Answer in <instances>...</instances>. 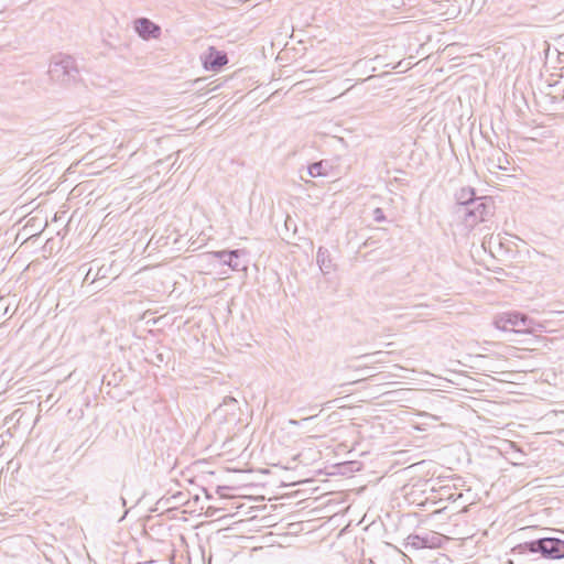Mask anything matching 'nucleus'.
Here are the masks:
<instances>
[{"label": "nucleus", "mask_w": 564, "mask_h": 564, "mask_svg": "<svg viewBox=\"0 0 564 564\" xmlns=\"http://www.w3.org/2000/svg\"><path fill=\"white\" fill-rule=\"evenodd\" d=\"M375 219H376L377 221H382V220H384V215H383V212H382V209H381V208H376V209H375Z\"/></svg>", "instance_id": "obj_12"}, {"label": "nucleus", "mask_w": 564, "mask_h": 564, "mask_svg": "<svg viewBox=\"0 0 564 564\" xmlns=\"http://www.w3.org/2000/svg\"><path fill=\"white\" fill-rule=\"evenodd\" d=\"M314 417H315V415H312V416H308V417H304V419L302 420V422L310 421V420H312V419H314Z\"/></svg>", "instance_id": "obj_15"}, {"label": "nucleus", "mask_w": 564, "mask_h": 564, "mask_svg": "<svg viewBox=\"0 0 564 564\" xmlns=\"http://www.w3.org/2000/svg\"><path fill=\"white\" fill-rule=\"evenodd\" d=\"M406 541L408 546H412L416 550L423 547L435 549L441 545L442 535L434 532L424 534H411L408 536Z\"/></svg>", "instance_id": "obj_6"}, {"label": "nucleus", "mask_w": 564, "mask_h": 564, "mask_svg": "<svg viewBox=\"0 0 564 564\" xmlns=\"http://www.w3.org/2000/svg\"><path fill=\"white\" fill-rule=\"evenodd\" d=\"M517 328H523L522 323H517Z\"/></svg>", "instance_id": "obj_17"}, {"label": "nucleus", "mask_w": 564, "mask_h": 564, "mask_svg": "<svg viewBox=\"0 0 564 564\" xmlns=\"http://www.w3.org/2000/svg\"><path fill=\"white\" fill-rule=\"evenodd\" d=\"M307 173L311 177L326 175L323 162H315L307 167Z\"/></svg>", "instance_id": "obj_11"}, {"label": "nucleus", "mask_w": 564, "mask_h": 564, "mask_svg": "<svg viewBox=\"0 0 564 564\" xmlns=\"http://www.w3.org/2000/svg\"><path fill=\"white\" fill-rule=\"evenodd\" d=\"M494 325L503 332H514L518 334H531L536 327H541L534 319L516 311L498 314L495 317Z\"/></svg>", "instance_id": "obj_1"}, {"label": "nucleus", "mask_w": 564, "mask_h": 564, "mask_svg": "<svg viewBox=\"0 0 564 564\" xmlns=\"http://www.w3.org/2000/svg\"><path fill=\"white\" fill-rule=\"evenodd\" d=\"M228 62L227 56L219 52L212 54L209 58L206 61L205 66L210 69H218L224 66Z\"/></svg>", "instance_id": "obj_10"}, {"label": "nucleus", "mask_w": 564, "mask_h": 564, "mask_svg": "<svg viewBox=\"0 0 564 564\" xmlns=\"http://www.w3.org/2000/svg\"><path fill=\"white\" fill-rule=\"evenodd\" d=\"M300 423H301V421H296V420H290L289 421V424L290 425H294V426L300 425Z\"/></svg>", "instance_id": "obj_14"}, {"label": "nucleus", "mask_w": 564, "mask_h": 564, "mask_svg": "<svg viewBox=\"0 0 564 564\" xmlns=\"http://www.w3.org/2000/svg\"><path fill=\"white\" fill-rule=\"evenodd\" d=\"M420 415L421 416H427L429 414L427 413H421Z\"/></svg>", "instance_id": "obj_18"}, {"label": "nucleus", "mask_w": 564, "mask_h": 564, "mask_svg": "<svg viewBox=\"0 0 564 564\" xmlns=\"http://www.w3.org/2000/svg\"><path fill=\"white\" fill-rule=\"evenodd\" d=\"M378 354H379V352H376V355H378ZM371 356H375V354H373V355H364V356H361L360 358H362V359H364V358H368V357H371Z\"/></svg>", "instance_id": "obj_16"}, {"label": "nucleus", "mask_w": 564, "mask_h": 564, "mask_svg": "<svg viewBox=\"0 0 564 564\" xmlns=\"http://www.w3.org/2000/svg\"><path fill=\"white\" fill-rule=\"evenodd\" d=\"M48 75L53 82L67 85L76 80L78 68L72 56L59 55L54 57L50 64Z\"/></svg>", "instance_id": "obj_3"}, {"label": "nucleus", "mask_w": 564, "mask_h": 564, "mask_svg": "<svg viewBox=\"0 0 564 564\" xmlns=\"http://www.w3.org/2000/svg\"><path fill=\"white\" fill-rule=\"evenodd\" d=\"M316 262L323 274H329L334 270L329 251L323 247H319L317 250Z\"/></svg>", "instance_id": "obj_8"}, {"label": "nucleus", "mask_w": 564, "mask_h": 564, "mask_svg": "<svg viewBox=\"0 0 564 564\" xmlns=\"http://www.w3.org/2000/svg\"><path fill=\"white\" fill-rule=\"evenodd\" d=\"M492 203L488 197H477L469 206L459 207L456 214L464 219L467 227H474L480 221H485L491 214Z\"/></svg>", "instance_id": "obj_2"}, {"label": "nucleus", "mask_w": 564, "mask_h": 564, "mask_svg": "<svg viewBox=\"0 0 564 564\" xmlns=\"http://www.w3.org/2000/svg\"><path fill=\"white\" fill-rule=\"evenodd\" d=\"M234 402H236V400H235L234 398H231V397H227V398H225V400H224V403H225V404L234 403Z\"/></svg>", "instance_id": "obj_13"}, {"label": "nucleus", "mask_w": 564, "mask_h": 564, "mask_svg": "<svg viewBox=\"0 0 564 564\" xmlns=\"http://www.w3.org/2000/svg\"><path fill=\"white\" fill-rule=\"evenodd\" d=\"M530 553H541L547 558H562L564 557V541L556 538H543L523 545Z\"/></svg>", "instance_id": "obj_4"}, {"label": "nucleus", "mask_w": 564, "mask_h": 564, "mask_svg": "<svg viewBox=\"0 0 564 564\" xmlns=\"http://www.w3.org/2000/svg\"><path fill=\"white\" fill-rule=\"evenodd\" d=\"M122 505H126V499L121 498Z\"/></svg>", "instance_id": "obj_19"}, {"label": "nucleus", "mask_w": 564, "mask_h": 564, "mask_svg": "<svg viewBox=\"0 0 564 564\" xmlns=\"http://www.w3.org/2000/svg\"><path fill=\"white\" fill-rule=\"evenodd\" d=\"M133 28L143 40L158 39L161 35L160 26L147 18L137 19Z\"/></svg>", "instance_id": "obj_7"}, {"label": "nucleus", "mask_w": 564, "mask_h": 564, "mask_svg": "<svg viewBox=\"0 0 564 564\" xmlns=\"http://www.w3.org/2000/svg\"><path fill=\"white\" fill-rule=\"evenodd\" d=\"M477 197H475V192L473 188H462L456 194L457 208L469 206L471 202H474Z\"/></svg>", "instance_id": "obj_9"}, {"label": "nucleus", "mask_w": 564, "mask_h": 564, "mask_svg": "<svg viewBox=\"0 0 564 564\" xmlns=\"http://www.w3.org/2000/svg\"><path fill=\"white\" fill-rule=\"evenodd\" d=\"M212 257L219 259L223 264L228 265L234 271H245L247 270V264L240 261V258L246 254L245 250L236 249V250H220V251H212L209 253Z\"/></svg>", "instance_id": "obj_5"}]
</instances>
